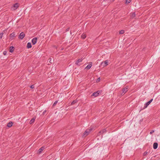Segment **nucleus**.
<instances>
[{"label": "nucleus", "mask_w": 160, "mask_h": 160, "mask_svg": "<svg viewBox=\"0 0 160 160\" xmlns=\"http://www.w3.org/2000/svg\"><path fill=\"white\" fill-rule=\"evenodd\" d=\"M92 130V129L91 128L90 129H87L84 133L82 136L85 137L87 136L89 133Z\"/></svg>", "instance_id": "f257e3e1"}, {"label": "nucleus", "mask_w": 160, "mask_h": 160, "mask_svg": "<svg viewBox=\"0 0 160 160\" xmlns=\"http://www.w3.org/2000/svg\"><path fill=\"white\" fill-rule=\"evenodd\" d=\"M153 100V99H152L150 100H149V101L148 102H146L145 104L144 107L143 108V109H145L146 108H147L148 106L150 104V103L152 102Z\"/></svg>", "instance_id": "f03ea898"}, {"label": "nucleus", "mask_w": 160, "mask_h": 160, "mask_svg": "<svg viewBox=\"0 0 160 160\" xmlns=\"http://www.w3.org/2000/svg\"><path fill=\"white\" fill-rule=\"evenodd\" d=\"M100 92V91H99L96 92L92 93V94L91 95V96H94L95 97H97L99 95Z\"/></svg>", "instance_id": "7ed1b4c3"}, {"label": "nucleus", "mask_w": 160, "mask_h": 160, "mask_svg": "<svg viewBox=\"0 0 160 160\" xmlns=\"http://www.w3.org/2000/svg\"><path fill=\"white\" fill-rule=\"evenodd\" d=\"M25 36V34L22 32L20 33L19 35V36L18 38L19 39H22Z\"/></svg>", "instance_id": "20e7f679"}, {"label": "nucleus", "mask_w": 160, "mask_h": 160, "mask_svg": "<svg viewBox=\"0 0 160 160\" xmlns=\"http://www.w3.org/2000/svg\"><path fill=\"white\" fill-rule=\"evenodd\" d=\"M38 38L37 37L33 38L32 40V42L33 45H35L37 42Z\"/></svg>", "instance_id": "39448f33"}, {"label": "nucleus", "mask_w": 160, "mask_h": 160, "mask_svg": "<svg viewBox=\"0 0 160 160\" xmlns=\"http://www.w3.org/2000/svg\"><path fill=\"white\" fill-rule=\"evenodd\" d=\"M92 66V62H90L89 64L85 68V69H86L87 70H89L91 68Z\"/></svg>", "instance_id": "423d86ee"}, {"label": "nucleus", "mask_w": 160, "mask_h": 160, "mask_svg": "<svg viewBox=\"0 0 160 160\" xmlns=\"http://www.w3.org/2000/svg\"><path fill=\"white\" fill-rule=\"evenodd\" d=\"M82 60L83 59L82 58L78 59L76 62L75 64L77 65L80 66V65L79 64V63L82 62Z\"/></svg>", "instance_id": "0eeeda50"}, {"label": "nucleus", "mask_w": 160, "mask_h": 160, "mask_svg": "<svg viewBox=\"0 0 160 160\" xmlns=\"http://www.w3.org/2000/svg\"><path fill=\"white\" fill-rule=\"evenodd\" d=\"M45 148V146H42L41 148H40L38 150V153H39V154L41 153Z\"/></svg>", "instance_id": "6e6552de"}, {"label": "nucleus", "mask_w": 160, "mask_h": 160, "mask_svg": "<svg viewBox=\"0 0 160 160\" xmlns=\"http://www.w3.org/2000/svg\"><path fill=\"white\" fill-rule=\"evenodd\" d=\"M11 39H13L15 36V32H12L10 35Z\"/></svg>", "instance_id": "1a4fd4ad"}, {"label": "nucleus", "mask_w": 160, "mask_h": 160, "mask_svg": "<svg viewBox=\"0 0 160 160\" xmlns=\"http://www.w3.org/2000/svg\"><path fill=\"white\" fill-rule=\"evenodd\" d=\"M158 144L157 142H154L153 145V148L154 149H156L158 147Z\"/></svg>", "instance_id": "9d476101"}, {"label": "nucleus", "mask_w": 160, "mask_h": 160, "mask_svg": "<svg viewBox=\"0 0 160 160\" xmlns=\"http://www.w3.org/2000/svg\"><path fill=\"white\" fill-rule=\"evenodd\" d=\"M107 132V130L106 129H104L99 132H98L99 134H103L104 133L106 132Z\"/></svg>", "instance_id": "9b49d317"}, {"label": "nucleus", "mask_w": 160, "mask_h": 160, "mask_svg": "<svg viewBox=\"0 0 160 160\" xmlns=\"http://www.w3.org/2000/svg\"><path fill=\"white\" fill-rule=\"evenodd\" d=\"M127 89H128L127 88H123L122 90V94H121V95H122L123 93H124L123 94H124V93H125L126 92L128 91Z\"/></svg>", "instance_id": "f8f14e48"}, {"label": "nucleus", "mask_w": 160, "mask_h": 160, "mask_svg": "<svg viewBox=\"0 0 160 160\" xmlns=\"http://www.w3.org/2000/svg\"><path fill=\"white\" fill-rule=\"evenodd\" d=\"M14 49H15V48L14 47H13V46L10 47V48L9 52H12L14 51Z\"/></svg>", "instance_id": "ddd939ff"}, {"label": "nucleus", "mask_w": 160, "mask_h": 160, "mask_svg": "<svg viewBox=\"0 0 160 160\" xmlns=\"http://www.w3.org/2000/svg\"><path fill=\"white\" fill-rule=\"evenodd\" d=\"M135 12H133L132 13H130V17L132 18H133L135 17Z\"/></svg>", "instance_id": "4468645a"}, {"label": "nucleus", "mask_w": 160, "mask_h": 160, "mask_svg": "<svg viewBox=\"0 0 160 160\" xmlns=\"http://www.w3.org/2000/svg\"><path fill=\"white\" fill-rule=\"evenodd\" d=\"M32 45L30 42H28L27 44V47L28 48H30L32 47Z\"/></svg>", "instance_id": "2eb2a0df"}, {"label": "nucleus", "mask_w": 160, "mask_h": 160, "mask_svg": "<svg viewBox=\"0 0 160 160\" xmlns=\"http://www.w3.org/2000/svg\"><path fill=\"white\" fill-rule=\"evenodd\" d=\"M12 122H10L8 123L7 126L9 128H10L12 126Z\"/></svg>", "instance_id": "dca6fc26"}, {"label": "nucleus", "mask_w": 160, "mask_h": 160, "mask_svg": "<svg viewBox=\"0 0 160 160\" xmlns=\"http://www.w3.org/2000/svg\"><path fill=\"white\" fill-rule=\"evenodd\" d=\"M78 101V100H77V99L73 101L72 102H71L70 105H74Z\"/></svg>", "instance_id": "f3484780"}, {"label": "nucleus", "mask_w": 160, "mask_h": 160, "mask_svg": "<svg viewBox=\"0 0 160 160\" xmlns=\"http://www.w3.org/2000/svg\"><path fill=\"white\" fill-rule=\"evenodd\" d=\"M18 6H18V3H16L15 4L13 5V7L15 8L14 9H17V8H18Z\"/></svg>", "instance_id": "a211bd4d"}, {"label": "nucleus", "mask_w": 160, "mask_h": 160, "mask_svg": "<svg viewBox=\"0 0 160 160\" xmlns=\"http://www.w3.org/2000/svg\"><path fill=\"white\" fill-rule=\"evenodd\" d=\"M35 118H32L30 121V123L31 124L32 123H33L35 121Z\"/></svg>", "instance_id": "6ab92c4d"}, {"label": "nucleus", "mask_w": 160, "mask_h": 160, "mask_svg": "<svg viewBox=\"0 0 160 160\" xmlns=\"http://www.w3.org/2000/svg\"><path fill=\"white\" fill-rule=\"evenodd\" d=\"M86 37V34H85L84 33H83L81 36V38L83 39H85Z\"/></svg>", "instance_id": "aec40b11"}, {"label": "nucleus", "mask_w": 160, "mask_h": 160, "mask_svg": "<svg viewBox=\"0 0 160 160\" xmlns=\"http://www.w3.org/2000/svg\"><path fill=\"white\" fill-rule=\"evenodd\" d=\"M131 0H126L125 3L126 4H128L131 2Z\"/></svg>", "instance_id": "412c9836"}, {"label": "nucleus", "mask_w": 160, "mask_h": 160, "mask_svg": "<svg viewBox=\"0 0 160 160\" xmlns=\"http://www.w3.org/2000/svg\"><path fill=\"white\" fill-rule=\"evenodd\" d=\"M108 62L107 61H105L104 62V64L105 65H104V66H106L107 65H108Z\"/></svg>", "instance_id": "4be33fe9"}, {"label": "nucleus", "mask_w": 160, "mask_h": 160, "mask_svg": "<svg viewBox=\"0 0 160 160\" xmlns=\"http://www.w3.org/2000/svg\"><path fill=\"white\" fill-rule=\"evenodd\" d=\"M124 32V31L123 30H121L119 32L120 34H123Z\"/></svg>", "instance_id": "5701e85b"}, {"label": "nucleus", "mask_w": 160, "mask_h": 160, "mask_svg": "<svg viewBox=\"0 0 160 160\" xmlns=\"http://www.w3.org/2000/svg\"><path fill=\"white\" fill-rule=\"evenodd\" d=\"M58 102V101H56L53 104V105H52V106H55L56 104H57V103Z\"/></svg>", "instance_id": "b1692460"}, {"label": "nucleus", "mask_w": 160, "mask_h": 160, "mask_svg": "<svg viewBox=\"0 0 160 160\" xmlns=\"http://www.w3.org/2000/svg\"><path fill=\"white\" fill-rule=\"evenodd\" d=\"M148 152H147V151L145 152L143 154V155L144 156H146L148 153Z\"/></svg>", "instance_id": "393cba45"}, {"label": "nucleus", "mask_w": 160, "mask_h": 160, "mask_svg": "<svg viewBox=\"0 0 160 160\" xmlns=\"http://www.w3.org/2000/svg\"><path fill=\"white\" fill-rule=\"evenodd\" d=\"M3 32H2L0 33V39H1L2 38V36L3 35Z\"/></svg>", "instance_id": "a878e982"}, {"label": "nucleus", "mask_w": 160, "mask_h": 160, "mask_svg": "<svg viewBox=\"0 0 160 160\" xmlns=\"http://www.w3.org/2000/svg\"><path fill=\"white\" fill-rule=\"evenodd\" d=\"M7 51H4L3 53V54L4 55H6L7 54Z\"/></svg>", "instance_id": "bb28decb"}, {"label": "nucleus", "mask_w": 160, "mask_h": 160, "mask_svg": "<svg viewBox=\"0 0 160 160\" xmlns=\"http://www.w3.org/2000/svg\"><path fill=\"white\" fill-rule=\"evenodd\" d=\"M100 80V78H98V79L97 80V82H99Z\"/></svg>", "instance_id": "cd10ccee"}, {"label": "nucleus", "mask_w": 160, "mask_h": 160, "mask_svg": "<svg viewBox=\"0 0 160 160\" xmlns=\"http://www.w3.org/2000/svg\"><path fill=\"white\" fill-rule=\"evenodd\" d=\"M154 132V130H152L151 132H150V134H152L153 132Z\"/></svg>", "instance_id": "c85d7f7f"}, {"label": "nucleus", "mask_w": 160, "mask_h": 160, "mask_svg": "<svg viewBox=\"0 0 160 160\" xmlns=\"http://www.w3.org/2000/svg\"><path fill=\"white\" fill-rule=\"evenodd\" d=\"M30 88H34V85H31L30 86Z\"/></svg>", "instance_id": "c756f323"}, {"label": "nucleus", "mask_w": 160, "mask_h": 160, "mask_svg": "<svg viewBox=\"0 0 160 160\" xmlns=\"http://www.w3.org/2000/svg\"><path fill=\"white\" fill-rule=\"evenodd\" d=\"M53 61V60H52L51 59L49 61V62L51 63H52V62Z\"/></svg>", "instance_id": "7c9ffc66"}, {"label": "nucleus", "mask_w": 160, "mask_h": 160, "mask_svg": "<svg viewBox=\"0 0 160 160\" xmlns=\"http://www.w3.org/2000/svg\"><path fill=\"white\" fill-rule=\"evenodd\" d=\"M46 112V110H45L42 113L43 115H44Z\"/></svg>", "instance_id": "2f4dec72"}, {"label": "nucleus", "mask_w": 160, "mask_h": 160, "mask_svg": "<svg viewBox=\"0 0 160 160\" xmlns=\"http://www.w3.org/2000/svg\"><path fill=\"white\" fill-rule=\"evenodd\" d=\"M70 29V28H67L66 30V31H69Z\"/></svg>", "instance_id": "473e14b6"}, {"label": "nucleus", "mask_w": 160, "mask_h": 160, "mask_svg": "<svg viewBox=\"0 0 160 160\" xmlns=\"http://www.w3.org/2000/svg\"><path fill=\"white\" fill-rule=\"evenodd\" d=\"M112 1H113L114 0H112Z\"/></svg>", "instance_id": "72a5a7b5"}]
</instances>
